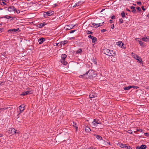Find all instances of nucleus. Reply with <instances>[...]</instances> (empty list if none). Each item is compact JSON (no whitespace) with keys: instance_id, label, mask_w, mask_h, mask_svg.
<instances>
[{"instance_id":"f257e3e1","label":"nucleus","mask_w":149,"mask_h":149,"mask_svg":"<svg viewBox=\"0 0 149 149\" xmlns=\"http://www.w3.org/2000/svg\"><path fill=\"white\" fill-rule=\"evenodd\" d=\"M96 74L95 72L91 70H90L86 73L84 74V75H86V78L87 79H91L93 77H95Z\"/></svg>"},{"instance_id":"f03ea898","label":"nucleus","mask_w":149,"mask_h":149,"mask_svg":"<svg viewBox=\"0 0 149 149\" xmlns=\"http://www.w3.org/2000/svg\"><path fill=\"white\" fill-rule=\"evenodd\" d=\"M16 133V130L14 128H11L8 131V133L10 134H13Z\"/></svg>"},{"instance_id":"7ed1b4c3","label":"nucleus","mask_w":149,"mask_h":149,"mask_svg":"<svg viewBox=\"0 0 149 149\" xmlns=\"http://www.w3.org/2000/svg\"><path fill=\"white\" fill-rule=\"evenodd\" d=\"M52 12L49 11L44 13V16L45 17H47V16H50L52 14Z\"/></svg>"},{"instance_id":"20e7f679","label":"nucleus","mask_w":149,"mask_h":149,"mask_svg":"<svg viewBox=\"0 0 149 149\" xmlns=\"http://www.w3.org/2000/svg\"><path fill=\"white\" fill-rule=\"evenodd\" d=\"M88 37L92 40V42L93 43H95L97 40V39L96 38L94 37L93 36L91 35H89Z\"/></svg>"},{"instance_id":"39448f33","label":"nucleus","mask_w":149,"mask_h":149,"mask_svg":"<svg viewBox=\"0 0 149 149\" xmlns=\"http://www.w3.org/2000/svg\"><path fill=\"white\" fill-rule=\"evenodd\" d=\"M74 26H73L72 25H69L65 26L64 28L66 30H68L72 29Z\"/></svg>"},{"instance_id":"423d86ee","label":"nucleus","mask_w":149,"mask_h":149,"mask_svg":"<svg viewBox=\"0 0 149 149\" xmlns=\"http://www.w3.org/2000/svg\"><path fill=\"white\" fill-rule=\"evenodd\" d=\"M92 126L93 127H97L98 124H99V123L96 121V119H94L93 121L92 122Z\"/></svg>"},{"instance_id":"0eeeda50","label":"nucleus","mask_w":149,"mask_h":149,"mask_svg":"<svg viewBox=\"0 0 149 149\" xmlns=\"http://www.w3.org/2000/svg\"><path fill=\"white\" fill-rule=\"evenodd\" d=\"M8 10L9 12L15 11V9L13 6H11L8 8Z\"/></svg>"},{"instance_id":"6e6552de","label":"nucleus","mask_w":149,"mask_h":149,"mask_svg":"<svg viewBox=\"0 0 149 149\" xmlns=\"http://www.w3.org/2000/svg\"><path fill=\"white\" fill-rule=\"evenodd\" d=\"M24 104H22L19 107L20 113L22 112L24 109Z\"/></svg>"},{"instance_id":"1a4fd4ad","label":"nucleus","mask_w":149,"mask_h":149,"mask_svg":"<svg viewBox=\"0 0 149 149\" xmlns=\"http://www.w3.org/2000/svg\"><path fill=\"white\" fill-rule=\"evenodd\" d=\"M141 40L143 41L148 42L149 41V36H145L144 37L142 38Z\"/></svg>"},{"instance_id":"9d476101","label":"nucleus","mask_w":149,"mask_h":149,"mask_svg":"<svg viewBox=\"0 0 149 149\" xmlns=\"http://www.w3.org/2000/svg\"><path fill=\"white\" fill-rule=\"evenodd\" d=\"M116 54L115 53V52L113 51L112 50H110L109 52V56H115Z\"/></svg>"},{"instance_id":"9b49d317","label":"nucleus","mask_w":149,"mask_h":149,"mask_svg":"<svg viewBox=\"0 0 149 149\" xmlns=\"http://www.w3.org/2000/svg\"><path fill=\"white\" fill-rule=\"evenodd\" d=\"M109 51L110 50L107 49H105L103 50V53L107 55H109Z\"/></svg>"},{"instance_id":"f8f14e48","label":"nucleus","mask_w":149,"mask_h":149,"mask_svg":"<svg viewBox=\"0 0 149 149\" xmlns=\"http://www.w3.org/2000/svg\"><path fill=\"white\" fill-rule=\"evenodd\" d=\"M97 96V94L94 93H91L89 95V97L91 99Z\"/></svg>"},{"instance_id":"ddd939ff","label":"nucleus","mask_w":149,"mask_h":149,"mask_svg":"<svg viewBox=\"0 0 149 149\" xmlns=\"http://www.w3.org/2000/svg\"><path fill=\"white\" fill-rule=\"evenodd\" d=\"M45 40V39L43 38H39L38 40V42H39V44H41L44 42Z\"/></svg>"},{"instance_id":"4468645a","label":"nucleus","mask_w":149,"mask_h":149,"mask_svg":"<svg viewBox=\"0 0 149 149\" xmlns=\"http://www.w3.org/2000/svg\"><path fill=\"white\" fill-rule=\"evenodd\" d=\"M135 59H136L137 61L140 63H142V60L138 56Z\"/></svg>"},{"instance_id":"2eb2a0df","label":"nucleus","mask_w":149,"mask_h":149,"mask_svg":"<svg viewBox=\"0 0 149 149\" xmlns=\"http://www.w3.org/2000/svg\"><path fill=\"white\" fill-rule=\"evenodd\" d=\"M60 61L64 65H66L67 64V62L65 61V60H60Z\"/></svg>"},{"instance_id":"dca6fc26","label":"nucleus","mask_w":149,"mask_h":149,"mask_svg":"<svg viewBox=\"0 0 149 149\" xmlns=\"http://www.w3.org/2000/svg\"><path fill=\"white\" fill-rule=\"evenodd\" d=\"M85 131L87 133H88L89 132L91 131L90 129L88 127H85Z\"/></svg>"},{"instance_id":"f3484780","label":"nucleus","mask_w":149,"mask_h":149,"mask_svg":"<svg viewBox=\"0 0 149 149\" xmlns=\"http://www.w3.org/2000/svg\"><path fill=\"white\" fill-rule=\"evenodd\" d=\"M117 44L119 46H120L121 47L124 45L123 43L122 42H117Z\"/></svg>"},{"instance_id":"a211bd4d","label":"nucleus","mask_w":149,"mask_h":149,"mask_svg":"<svg viewBox=\"0 0 149 149\" xmlns=\"http://www.w3.org/2000/svg\"><path fill=\"white\" fill-rule=\"evenodd\" d=\"M111 61L112 62H116L117 60L116 58L115 57H113V56L111 57Z\"/></svg>"},{"instance_id":"6ab92c4d","label":"nucleus","mask_w":149,"mask_h":149,"mask_svg":"<svg viewBox=\"0 0 149 149\" xmlns=\"http://www.w3.org/2000/svg\"><path fill=\"white\" fill-rule=\"evenodd\" d=\"M94 136L97 139L101 140L102 139V137L98 135L95 134Z\"/></svg>"},{"instance_id":"aec40b11","label":"nucleus","mask_w":149,"mask_h":149,"mask_svg":"<svg viewBox=\"0 0 149 149\" xmlns=\"http://www.w3.org/2000/svg\"><path fill=\"white\" fill-rule=\"evenodd\" d=\"M67 56L65 54H63L61 56V60H65Z\"/></svg>"},{"instance_id":"412c9836","label":"nucleus","mask_w":149,"mask_h":149,"mask_svg":"<svg viewBox=\"0 0 149 149\" xmlns=\"http://www.w3.org/2000/svg\"><path fill=\"white\" fill-rule=\"evenodd\" d=\"M68 42V41H64L61 42H60V45H64L65 44L67 43Z\"/></svg>"},{"instance_id":"4be33fe9","label":"nucleus","mask_w":149,"mask_h":149,"mask_svg":"<svg viewBox=\"0 0 149 149\" xmlns=\"http://www.w3.org/2000/svg\"><path fill=\"white\" fill-rule=\"evenodd\" d=\"M29 92L28 91H25L24 92H23L22 94H21V95H28L29 94Z\"/></svg>"},{"instance_id":"5701e85b","label":"nucleus","mask_w":149,"mask_h":149,"mask_svg":"<svg viewBox=\"0 0 149 149\" xmlns=\"http://www.w3.org/2000/svg\"><path fill=\"white\" fill-rule=\"evenodd\" d=\"M119 146L121 148H126L127 147L126 145H123L122 143L119 144Z\"/></svg>"},{"instance_id":"b1692460","label":"nucleus","mask_w":149,"mask_h":149,"mask_svg":"<svg viewBox=\"0 0 149 149\" xmlns=\"http://www.w3.org/2000/svg\"><path fill=\"white\" fill-rule=\"evenodd\" d=\"M141 149H145L146 148V146L145 145H142L140 147Z\"/></svg>"},{"instance_id":"393cba45","label":"nucleus","mask_w":149,"mask_h":149,"mask_svg":"<svg viewBox=\"0 0 149 149\" xmlns=\"http://www.w3.org/2000/svg\"><path fill=\"white\" fill-rule=\"evenodd\" d=\"M131 88H132L131 86H130L127 87H125L124 88V89L125 90H128Z\"/></svg>"},{"instance_id":"a878e982","label":"nucleus","mask_w":149,"mask_h":149,"mask_svg":"<svg viewBox=\"0 0 149 149\" xmlns=\"http://www.w3.org/2000/svg\"><path fill=\"white\" fill-rule=\"evenodd\" d=\"M8 31L10 33H11L12 32H16V30L15 29H9Z\"/></svg>"},{"instance_id":"bb28decb","label":"nucleus","mask_w":149,"mask_h":149,"mask_svg":"<svg viewBox=\"0 0 149 149\" xmlns=\"http://www.w3.org/2000/svg\"><path fill=\"white\" fill-rule=\"evenodd\" d=\"M132 57L134 58L135 59L138 56V55H137L136 54H135L133 52H132Z\"/></svg>"},{"instance_id":"cd10ccee","label":"nucleus","mask_w":149,"mask_h":149,"mask_svg":"<svg viewBox=\"0 0 149 149\" xmlns=\"http://www.w3.org/2000/svg\"><path fill=\"white\" fill-rule=\"evenodd\" d=\"M73 126L74 127H76V132L77 131L78 127L77 126L76 124L75 123H74V122H73Z\"/></svg>"},{"instance_id":"c85d7f7f","label":"nucleus","mask_w":149,"mask_h":149,"mask_svg":"<svg viewBox=\"0 0 149 149\" xmlns=\"http://www.w3.org/2000/svg\"><path fill=\"white\" fill-rule=\"evenodd\" d=\"M92 24L93 26L97 25H98V26L97 27L100 26H101V25H100V23L95 24L94 23H92Z\"/></svg>"},{"instance_id":"c756f323","label":"nucleus","mask_w":149,"mask_h":149,"mask_svg":"<svg viewBox=\"0 0 149 149\" xmlns=\"http://www.w3.org/2000/svg\"><path fill=\"white\" fill-rule=\"evenodd\" d=\"M82 52V50L81 49H79L76 51V53L77 54H79L81 53Z\"/></svg>"},{"instance_id":"7c9ffc66","label":"nucleus","mask_w":149,"mask_h":149,"mask_svg":"<svg viewBox=\"0 0 149 149\" xmlns=\"http://www.w3.org/2000/svg\"><path fill=\"white\" fill-rule=\"evenodd\" d=\"M139 44L141 46H144V45H143L144 42H143L141 41H139Z\"/></svg>"},{"instance_id":"2f4dec72","label":"nucleus","mask_w":149,"mask_h":149,"mask_svg":"<svg viewBox=\"0 0 149 149\" xmlns=\"http://www.w3.org/2000/svg\"><path fill=\"white\" fill-rule=\"evenodd\" d=\"M92 60L93 61V63L94 64H96L97 62L95 60L94 58H92Z\"/></svg>"},{"instance_id":"473e14b6","label":"nucleus","mask_w":149,"mask_h":149,"mask_svg":"<svg viewBox=\"0 0 149 149\" xmlns=\"http://www.w3.org/2000/svg\"><path fill=\"white\" fill-rule=\"evenodd\" d=\"M121 15L123 17H125V13L124 12H123L121 13Z\"/></svg>"},{"instance_id":"72a5a7b5","label":"nucleus","mask_w":149,"mask_h":149,"mask_svg":"<svg viewBox=\"0 0 149 149\" xmlns=\"http://www.w3.org/2000/svg\"><path fill=\"white\" fill-rule=\"evenodd\" d=\"M79 77L80 78L83 77V78H86V75H84V74L83 75H80Z\"/></svg>"},{"instance_id":"f704fd0d","label":"nucleus","mask_w":149,"mask_h":149,"mask_svg":"<svg viewBox=\"0 0 149 149\" xmlns=\"http://www.w3.org/2000/svg\"><path fill=\"white\" fill-rule=\"evenodd\" d=\"M136 131H139L143 133V131L141 129H137Z\"/></svg>"},{"instance_id":"c9c22d12","label":"nucleus","mask_w":149,"mask_h":149,"mask_svg":"<svg viewBox=\"0 0 149 149\" xmlns=\"http://www.w3.org/2000/svg\"><path fill=\"white\" fill-rule=\"evenodd\" d=\"M79 5V3H76L75 5L73 6V7H74L76 6H78Z\"/></svg>"},{"instance_id":"e433bc0d","label":"nucleus","mask_w":149,"mask_h":149,"mask_svg":"<svg viewBox=\"0 0 149 149\" xmlns=\"http://www.w3.org/2000/svg\"><path fill=\"white\" fill-rule=\"evenodd\" d=\"M87 34H92L93 33L92 32L89 31H88L87 32Z\"/></svg>"},{"instance_id":"4c0bfd02","label":"nucleus","mask_w":149,"mask_h":149,"mask_svg":"<svg viewBox=\"0 0 149 149\" xmlns=\"http://www.w3.org/2000/svg\"><path fill=\"white\" fill-rule=\"evenodd\" d=\"M136 9L139 11H140L141 10V8L139 7H137Z\"/></svg>"},{"instance_id":"58836bf2","label":"nucleus","mask_w":149,"mask_h":149,"mask_svg":"<svg viewBox=\"0 0 149 149\" xmlns=\"http://www.w3.org/2000/svg\"><path fill=\"white\" fill-rule=\"evenodd\" d=\"M127 132L128 133L130 134H132V130H128Z\"/></svg>"},{"instance_id":"ea45409f","label":"nucleus","mask_w":149,"mask_h":149,"mask_svg":"<svg viewBox=\"0 0 149 149\" xmlns=\"http://www.w3.org/2000/svg\"><path fill=\"white\" fill-rule=\"evenodd\" d=\"M144 134L146 136L148 137V136H149V134L148 133H145Z\"/></svg>"},{"instance_id":"a19ab883","label":"nucleus","mask_w":149,"mask_h":149,"mask_svg":"<svg viewBox=\"0 0 149 149\" xmlns=\"http://www.w3.org/2000/svg\"><path fill=\"white\" fill-rule=\"evenodd\" d=\"M132 12L134 13H136V10L135 9L132 10Z\"/></svg>"},{"instance_id":"79ce46f5","label":"nucleus","mask_w":149,"mask_h":149,"mask_svg":"<svg viewBox=\"0 0 149 149\" xmlns=\"http://www.w3.org/2000/svg\"><path fill=\"white\" fill-rule=\"evenodd\" d=\"M119 22L120 23H123V20L122 19H119Z\"/></svg>"},{"instance_id":"37998d69","label":"nucleus","mask_w":149,"mask_h":149,"mask_svg":"<svg viewBox=\"0 0 149 149\" xmlns=\"http://www.w3.org/2000/svg\"><path fill=\"white\" fill-rule=\"evenodd\" d=\"M76 31V30H71L70 31V33H72L74 32V31Z\"/></svg>"},{"instance_id":"c03bdc74","label":"nucleus","mask_w":149,"mask_h":149,"mask_svg":"<svg viewBox=\"0 0 149 149\" xmlns=\"http://www.w3.org/2000/svg\"><path fill=\"white\" fill-rule=\"evenodd\" d=\"M15 11L17 13H20V11L19 10H17L16 9Z\"/></svg>"},{"instance_id":"a18cd8bd","label":"nucleus","mask_w":149,"mask_h":149,"mask_svg":"<svg viewBox=\"0 0 149 149\" xmlns=\"http://www.w3.org/2000/svg\"><path fill=\"white\" fill-rule=\"evenodd\" d=\"M1 4L2 5H6V3L4 2H2V3Z\"/></svg>"},{"instance_id":"49530a36","label":"nucleus","mask_w":149,"mask_h":149,"mask_svg":"<svg viewBox=\"0 0 149 149\" xmlns=\"http://www.w3.org/2000/svg\"><path fill=\"white\" fill-rule=\"evenodd\" d=\"M39 27L40 28L43 27V25H42V23H41L39 24Z\"/></svg>"},{"instance_id":"de8ad7c7","label":"nucleus","mask_w":149,"mask_h":149,"mask_svg":"<svg viewBox=\"0 0 149 149\" xmlns=\"http://www.w3.org/2000/svg\"><path fill=\"white\" fill-rule=\"evenodd\" d=\"M111 28L112 29H113L114 28V26L113 24H112L111 26Z\"/></svg>"},{"instance_id":"09e8293b","label":"nucleus","mask_w":149,"mask_h":149,"mask_svg":"<svg viewBox=\"0 0 149 149\" xmlns=\"http://www.w3.org/2000/svg\"><path fill=\"white\" fill-rule=\"evenodd\" d=\"M106 31V30L105 29H103L101 30V32H104Z\"/></svg>"},{"instance_id":"8fccbe9b","label":"nucleus","mask_w":149,"mask_h":149,"mask_svg":"<svg viewBox=\"0 0 149 149\" xmlns=\"http://www.w3.org/2000/svg\"><path fill=\"white\" fill-rule=\"evenodd\" d=\"M131 8L132 9V10H134V9L135 8V7L134 6H131Z\"/></svg>"},{"instance_id":"3c124183","label":"nucleus","mask_w":149,"mask_h":149,"mask_svg":"<svg viewBox=\"0 0 149 149\" xmlns=\"http://www.w3.org/2000/svg\"><path fill=\"white\" fill-rule=\"evenodd\" d=\"M141 8L143 11H145L146 10V9L144 8L143 6H142L141 7Z\"/></svg>"},{"instance_id":"603ef678","label":"nucleus","mask_w":149,"mask_h":149,"mask_svg":"<svg viewBox=\"0 0 149 149\" xmlns=\"http://www.w3.org/2000/svg\"><path fill=\"white\" fill-rule=\"evenodd\" d=\"M137 3L138 4L141 5V3L140 1H139V2H137Z\"/></svg>"},{"instance_id":"864d4df0","label":"nucleus","mask_w":149,"mask_h":149,"mask_svg":"<svg viewBox=\"0 0 149 149\" xmlns=\"http://www.w3.org/2000/svg\"><path fill=\"white\" fill-rule=\"evenodd\" d=\"M127 149H131V148L130 147V146H127V147H126Z\"/></svg>"},{"instance_id":"5fc2aeb1","label":"nucleus","mask_w":149,"mask_h":149,"mask_svg":"<svg viewBox=\"0 0 149 149\" xmlns=\"http://www.w3.org/2000/svg\"><path fill=\"white\" fill-rule=\"evenodd\" d=\"M131 87H132V88H135V86H131Z\"/></svg>"},{"instance_id":"6e6d98bb","label":"nucleus","mask_w":149,"mask_h":149,"mask_svg":"<svg viewBox=\"0 0 149 149\" xmlns=\"http://www.w3.org/2000/svg\"><path fill=\"white\" fill-rule=\"evenodd\" d=\"M15 30H16V31H19V28H18L17 29H15Z\"/></svg>"},{"instance_id":"4d7b16f0","label":"nucleus","mask_w":149,"mask_h":149,"mask_svg":"<svg viewBox=\"0 0 149 149\" xmlns=\"http://www.w3.org/2000/svg\"><path fill=\"white\" fill-rule=\"evenodd\" d=\"M3 30V29H0V32H1Z\"/></svg>"},{"instance_id":"13d9d810","label":"nucleus","mask_w":149,"mask_h":149,"mask_svg":"<svg viewBox=\"0 0 149 149\" xmlns=\"http://www.w3.org/2000/svg\"><path fill=\"white\" fill-rule=\"evenodd\" d=\"M136 149H141V148H140V147H137L136 148Z\"/></svg>"},{"instance_id":"bf43d9fd","label":"nucleus","mask_w":149,"mask_h":149,"mask_svg":"<svg viewBox=\"0 0 149 149\" xmlns=\"http://www.w3.org/2000/svg\"><path fill=\"white\" fill-rule=\"evenodd\" d=\"M114 17H115L114 16H112L111 17V19H113L114 18Z\"/></svg>"},{"instance_id":"052dcab7","label":"nucleus","mask_w":149,"mask_h":149,"mask_svg":"<svg viewBox=\"0 0 149 149\" xmlns=\"http://www.w3.org/2000/svg\"><path fill=\"white\" fill-rule=\"evenodd\" d=\"M105 10L104 9H102V10L100 12H102L104 10Z\"/></svg>"},{"instance_id":"680f3d73","label":"nucleus","mask_w":149,"mask_h":149,"mask_svg":"<svg viewBox=\"0 0 149 149\" xmlns=\"http://www.w3.org/2000/svg\"><path fill=\"white\" fill-rule=\"evenodd\" d=\"M8 0H4V1L5 2H8Z\"/></svg>"},{"instance_id":"e2e57ef3","label":"nucleus","mask_w":149,"mask_h":149,"mask_svg":"<svg viewBox=\"0 0 149 149\" xmlns=\"http://www.w3.org/2000/svg\"><path fill=\"white\" fill-rule=\"evenodd\" d=\"M135 88H136V89H137L138 88H139V87L138 86H135Z\"/></svg>"},{"instance_id":"0e129e2a","label":"nucleus","mask_w":149,"mask_h":149,"mask_svg":"<svg viewBox=\"0 0 149 149\" xmlns=\"http://www.w3.org/2000/svg\"><path fill=\"white\" fill-rule=\"evenodd\" d=\"M112 20H109V21L111 23H112Z\"/></svg>"},{"instance_id":"69168bd1","label":"nucleus","mask_w":149,"mask_h":149,"mask_svg":"<svg viewBox=\"0 0 149 149\" xmlns=\"http://www.w3.org/2000/svg\"><path fill=\"white\" fill-rule=\"evenodd\" d=\"M126 10H127V11H130V10L129 9H126Z\"/></svg>"},{"instance_id":"338daca9","label":"nucleus","mask_w":149,"mask_h":149,"mask_svg":"<svg viewBox=\"0 0 149 149\" xmlns=\"http://www.w3.org/2000/svg\"><path fill=\"white\" fill-rule=\"evenodd\" d=\"M15 134H19V132H17L16 131V133H15Z\"/></svg>"},{"instance_id":"774afa93","label":"nucleus","mask_w":149,"mask_h":149,"mask_svg":"<svg viewBox=\"0 0 149 149\" xmlns=\"http://www.w3.org/2000/svg\"><path fill=\"white\" fill-rule=\"evenodd\" d=\"M42 25H43V27L45 25V24H44L43 23H42Z\"/></svg>"}]
</instances>
